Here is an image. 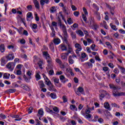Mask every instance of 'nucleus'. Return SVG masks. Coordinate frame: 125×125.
<instances>
[{"label":"nucleus","mask_w":125,"mask_h":125,"mask_svg":"<svg viewBox=\"0 0 125 125\" xmlns=\"http://www.w3.org/2000/svg\"><path fill=\"white\" fill-rule=\"evenodd\" d=\"M100 95H99V99L100 100H103V98L104 97H106L108 99H110L111 98V96H110V94L106 91V90H100Z\"/></svg>","instance_id":"nucleus-1"},{"label":"nucleus","mask_w":125,"mask_h":125,"mask_svg":"<svg viewBox=\"0 0 125 125\" xmlns=\"http://www.w3.org/2000/svg\"><path fill=\"white\" fill-rule=\"evenodd\" d=\"M62 26V32L63 33V37L62 36H61V38L64 40L68 39L69 36H68V33H67V28L66 26L64 24H63Z\"/></svg>","instance_id":"nucleus-2"},{"label":"nucleus","mask_w":125,"mask_h":125,"mask_svg":"<svg viewBox=\"0 0 125 125\" xmlns=\"http://www.w3.org/2000/svg\"><path fill=\"white\" fill-rule=\"evenodd\" d=\"M74 46L76 48V54H77L78 56H81V55H80V52L82 51V49H83V48L82 47V45L77 43L75 44Z\"/></svg>","instance_id":"nucleus-3"},{"label":"nucleus","mask_w":125,"mask_h":125,"mask_svg":"<svg viewBox=\"0 0 125 125\" xmlns=\"http://www.w3.org/2000/svg\"><path fill=\"white\" fill-rule=\"evenodd\" d=\"M112 95L114 97H117V96H125V92H119L118 90H114L112 91Z\"/></svg>","instance_id":"nucleus-4"},{"label":"nucleus","mask_w":125,"mask_h":125,"mask_svg":"<svg viewBox=\"0 0 125 125\" xmlns=\"http://www.w3.org/2000/svg\"><path fill=\"white\" fill-rule=\"evenodd\" d=\"M88 60V56L85 53H82L81 57L79 58V61L83 62L84 61Z\"/></svg>","instance_id":"nucleus-5"},{"label":"nucleus","mask_w":125,"mask_h":125,"mask_svg":"<svg viewBox=\"0 0 125 125\" xmlns=\"http://www.w3.org/2000/svg\"><path fill=\"white\" fill-rule=\"evenodd\" d=\"M31 75H32V73L29 70L27 72V76H28V77L26 76L25 75L23 76V78L26 83H30L31 81Z\"/></svg>","instance_id":"nucleus-6"},{"label":"nucleus","mask_w":125,"mask_h":125,"mask_svg":"<svg viewBox=\"0 0 125 125\" xmlns=\"http://www.w3.org/2000/svg\"><path fill=\"white\" fill-rule=\"evenodd\" d=\"M75 92L77 95L81 96V93L82 94H83V92H84V89H83V87L79 86L77 90H75Z\"/></svg>","instance_id":"nucleus-7"},{"label":"nucleus","mask_w":125,"mask_h":125,"mask_svg":"<svg viewBox=\"0 0 125 125\" xmlns=\"http://www.w3.org/2000/svg\"><path fill=\"white\" fill-rule=\"evenodd\" d=\"M6 67L11 71V72H12L13 70H14V67H15V63L13 62H10L6 64Z\"/></svg>","instance_id":"nucleus-8"},{"label":"nucleus","mask_w":125,"mask_h":125,"mask_svg":"<svg viewBox=\"0 0 125 125\" xmlns=\"http://www.w3.org/2000/svg\"><path fill=\"white\" fill-rule=\"evenodd\" d=\"M6 59L8 61H11L14 59L15 57L13 54H9L8 56L6 57Z\"/></svg>","instance_id":"nucleus-9"},{"label":"nucleus","mask_w":125,"mask_h":125,"mask_svg":"<svg viewBox=\"0 0 125 125\" xmlns=\"http://www.w3.org/2000/svg\"><path fill=\"white\" fill-rule=\"evenodd\" d=\"M38 65H39V67L41 70H42L43 69V67H42L43 65H44V62H43V60H40L39 61V62H37Z\"/></svg>","instance_id":"nucleus-10"},{"label":"nucleus","mask_w":125,"mask_h":125,"mask_svg":"<svg viewBox=\"0 0 125 125\" xmlns=\"http://www.w3.org/2000/svg\"><path fill=\"white\" fill-rule=\"evenodd\" d=\"M109 88H110V89H112L113 91H114V90H118V89L119 88L118 86H116L114 84H109Z\"/></svg>","instance_id":"nucleus-11"},{"label":"nucleus","mask_w":125,"mask_h":125,"mask_svg":"<svg viewBox=\"0 0 125 125\" xmlns=\"http://www.w3.org/2000/svg\"><path fill=\"white\" fill-rule=\"evenodd\" d=\"M60 80L63 83H65L66 82H68V80L66 79V78H65V76H64L63 75H61L60 76Z\"/></svg>","instance_id":"nucleus-12"},{"label":"nucleus","mask_w":125,"mask_h":125,"mask_svg":"<svg viewBox=\"0 0 125 125\" xmlns=\"http://www.w3.org/2000/svg\"><path fill=\"white\" fill-rule=\"evenodd\" d=\"M33 3L36 8H37V9H40L41 7L40 6V3H39V1L37 0H33Z\"/></svg>","instance_id":"nucleus-13"},{"label":"nucleus","mask_w":125,"mask_h":125,"mask_svg":"<svg viewBox=\"0 0 125 125\" xmlns=\"http://www.w3.org/2000/svg\"><path fill=\"white\" fill-rule=\"evenodd\" d=\"M83 65L86 66V67H87V68H88V69L90 68H92V66H93L92 63H91V62H89L83 63Z\"/></svg>","instance_id":"nucleus-14"},{"label":"nucleus","mask_w":125,"mask_h":125,"mask_svg":"<svg viewBox=\"0 0 125 125\" xmlns=\"http://www.w3.org/2000/svg\"><path fill=\"white\" fill-rule=\"evenodd\" d=\"M95 23L94 19L91 18L89 20V27H92L93 24Z\"/></svg>","instance_id":"nucleus-15"},{"label":"nucleus","mask_w":125,"mask_h":125,"mask_svg":"<svg viewBox=\"0 0 125 125\" xmlns=\"http://www.w3.org/2000/svg\"><path fill=\"white\" fill-rule=\"evenodd\" d=\"M1 66H4L6 63H7V61L5 59V58H2L0 60Z\"/></svg>","instance_id":"nucleus-16"},{"label":"nucleus","mask_w":125,"mask_h":125,"mask_svg":"<svg viewBox=\"0 0 125 125\" xmlns=\"http://www.w3.org/2000/svg\"><path fill=\"white\" fill-rule=\"evenodd\" d=\"M32 29L34 33H37L38 32V30L36 29H38V24L36 23L32 24Z\"/></svg>","instance_id":"nucleus-17"},{"label":"nucleus","mask_w":125,"mask_h":125,"mask_svg":"<svg viewBox=\"0 0 125 125\" xmlns=\"http://www.w3.org/2000/svg\"><path fill=\"white\" fill-rule=\"evenodd\" d=\"M63 41L67 45L68 50H73V48H72V45H71V44H70V43H69V42H68V39L63 40Z\"/></svg>","instance_id":"nucleus-18"},{"label":"nucleus","mask_w":125,"mask_h":125,"mask_svg":"<svg viewBox=\"0 0 125 125\" xmlns=\"http://www.w3.org/2000/svg\"><path fill=\"white\" fill-rule=\"evenodd\" d=\"M52 80L53 81L55 85H57L58 83H59V78H57L56 77H53Z\"/></svg>","instance_id":"nucleus-19"},{"label":"nucleus","mask_w":125,"mask_h":125,"mask_svg":"<svg viewBox=\"0 0 125 125\" xmlns=\"http://www.w3.org/2000/svg\"><path fill=\"white\" fill-rule=\"evenodd\" d=\"M0 51L2 53H3L5 51V47L4 46V44H1L0 45Z\"/></svg>","instance_id":"nucleus-20"},{"label":"nucleus","mask_w":125,"mask_h":125,"mask_svg":"<svg viewBox=\"0 0 125 125\" xmlns=\"http://www.w3.org/2000/svg\"><path fill=\"white\" fill-rule=\"evenodd\" d=\"M31 17H32V13H31V12L28 13L26 15L27 21H31Z\"/></svg>","instance_id":"nucleus-21"},{"label":"nucleus","mask_w":125,"mask_h":125,"mask_svg":"<svg viewBox=\"0 0 125 125\" xmlns=\"http://www.w3.org/2000/svg\"><path fill=\"white\" fill-rule=\"evenodd\" d=\"M95 14L97 20H98V21H100V20H101V16H100V13L98 12H96Z\"/></svg>","instance_id":"nucleus-22"},{"label":"nucleus","mask_w":125,"mask_h":125,"mask_svg":"<svg viewBox=\"0 0 125 125\" xmlns=\"http://www.w3.org/2000/svg\"><path fill=\"white\" fill-rule=\"evenodd\" d=\"M39 85L40 87V88H42L43 87H44V83H43V81L42 80H40L38 82Z\"/></svg>","instance_id":"nucleus-23"},{"label":"nucleus","mask_w":125,"mask_h":125,"mask_svg":"<svg viewBox=\"0 0 125 125\" xmlns=\"http://www.w3.org/2000/svg\"><path fill=\"white\" fill-rule=\"evenodd\" d=\"M70 35L71 36L72 40H76L77 39V34H76L75 32L72 31L70 33Z\"/></svg>","instance_id":"nucleus-24"},{"label":"nucleus","mask_w":125,"mask_h":125,"mask_svg":"<svg viewBox=\"0 0 125 125\" xmlns=\"http://www.w3.org/2000/svg\"><path fill=\"white\" fill-rule=\"evenodd\" d=\"M91 28H92L93 30H94L95 31H97V29L99 28V25H98V24L95 23V24H93L92 26H91Z\"/></svg>","instance_id":"nucleus-25"},{"label":"nucleus","mask_w":125,"mask_h":125,"mask_svg":"<svg viewBox=\"0 0 125 125\" xmlns=\"http://www.w3.org/2000/svg\"><path fill=\"white\" fill-rule=\"evenodd\" d=\"M67 66H68V64L66 62H64L63 64L62 63L61 64H60V67L61 68V69H65Z\"/></svg>","instance_id":"nucleus-26"},{"label":"nucleus","mask_w":125,"mask_h":125,"mask_svg":"<svg viewBox=\"0 0 125 125\" xmlns=\"http://www.w3.org/2000/svg\"><path fill=\"white\" fill-rule=\"evenodd\" d=\"M53 42L55 44H59L61 42V40L59 38H56L54 40Z\"/></svg>","instance_id":"nucleus-27"},{"label":"nucleus","mask_w":125,"mask_h":125,"mask_svg":"<svg viewBox=\"0 0 125 125\" xmlns=\"http://www.w3.org/2000/svg\"><path fill=\"white\" fill-rule=\"evenodd\" d=\"M21 88H23V89H25L27 91H30V88L28 87V86H26L24 84L21 85Z\"/></svg>","instance_id":"nucleus-28"},{"label":"nucleus","mask_w":125,"mask_h":125,"mask_svg":"<svg viewBox=\"0 0 125 125\" xmlns=\"http://www.w3.org/2000/svg\"><path fill=\"white\" fill-rule=\"evenodd\" d=\"M51 30L52 31V33L51 34V36L53 38L55 37V30H54V28L53 26H50Z\"/></svg>","instance_id":"nucleus-29"},{"label":"nucleus","mask_w":125,"mask_h":125,"mask_svg":"<svg viewBox=\"0 0 125 125\" xmlns=\"http://www.w3.org/2000/svg\"><path fill=\"white\" fill-rule=\"evenodd\" d=\"M34 18L36 22H39V21H40V17L38 16V13H37V12H35L34 14Z\"/></svg>","instance_id":"nucleus-30"},{"label":"nucleus","mask_w":125,"mask_h":125,"mask_svg":"<svg viewBox=\"0 0 125 125\" xmlns=\"http://www.w3.org/2000/svg\"><path fill=\"white\" fill-rule=\"evenodd\" d=\"M104 106L105 109L110 110V104H109V103H104Z\"/></svg>","instance_id":"nucleus-31"},{"label":"nucleus","mask_w":125,"mask_h":125,"mask_svg":"<svg viewBox=\"0 0 125 125\" xmlns=\"http://www.w3.org/2000/svg\"><path fill=\"white\" fill-rule=\"evenodd\" d=\"M49 48L52 51H54V44L53 42H51L49 44Z\"/></svg>","instance_id":"nucleus-32"},{"label":"nucleus","mask_w":125,"mask_h":125,"mask_svg":"<svg viewBox=\"0 0 125 125\" xmlns=\"http://www.w3.org/2000/svg\"><path fill=\"white\" fill-rule=\"evenodd\" d=\"M10 77V74L6 73L4 74L3 78V79H6V80H8Z\"/></svg>","instance_id":"nucleus-33"},{"label":"nucleus","mask_w":125,"mask_h":125,"mask_svg":"<svg viewBox=\"0 0 125 125\" xmlns=\"http://www.w3.org/2000/svg\"><path fill=\"white\" fill-rule=\"evenodd\" d=\"M77 35H79L80 37H83V32L81 30H79L78 31H76Z\"/></svg>","instance_id":"nucleus-34"},{"label":"nucleus","mask_w":125,"mask_h":125,"mask_svg":"<svg viewBox=\"0 0 125 125\" xmlns=\"http://www.w3.org/2000/svg\"><path fill=\"white\" fill-rule=\"evenodd\" d=\"M68 62L69 64H74V60H73V58H72V56H69L68 58Z\"/></svg>","instance_id":"nucleus-35"},{"label":"nucleus","mask_w":125,"mask_h":125,"mask_svg":"<svg viewBox=\"0 0 125 125\" xmlns=\"http://www.w3.org/2000/svg\"><path fill=\"white\" fill-rule=\"evenodd\" d=\"M33 62L35 64L37 63V62H39V61L41 60V59L38 58L37 56H34L33 57Z\"/></svg>","instance_id":"nucleus-36"},{"label":"nucleus","mask_w":125,"mask_h":125,"mask_svg":"<svg viewBox=\"0 0 125 125\" xmlns=\"http://www.w3.org/2000/svg\"><path fill=\"white\" fill-rule=\"evenodd\" d=\"M46 59L47 60V63H48V64H51V63H52V60H51V58H50V56H48L47 57H46Z\"/></svg>","instance_id":"nucleus-37"},{"label":"nucleus","mask_w":125,"mask_h":125,"mask_svg":"<svg viewBox=\"0 0 125 125\" xmlns=\"http://www.w3.org/2000/svg\"><path fill=\"white\" fill-rule=\"evenodd\" d=\"M50 96L51 98H52V99H56V98H57V96L56 95V94H55V93H51L50 94Z\"/></svg>","instance_id":"nucleus-38"},{"label":"nucleus","mask_w":125,"mask_h":125,"mask_svg":"<svg viewBox=\"0 0 125 125\" xmlns=\"http://www.w3.org/2000/svg\"><path fill=\"white\" fill-rule=\"evenodd\" d=\"M109 25H110L111 29H112V30H114V31H117V30H118L117 26L115 25H113V23H110Z\"/></svg>","instance_id":"nucleus-39"},{"label":"nucleus","mask_w":125,"mask_h":125,"mask_svg":"<svg viewBox=\"0 0 125 125\" xmlns=\"http://www.w3.org/2000/svg\"><path fill=\"white\" fill-rule=\"evenodd\" d=\"M62 50L64 51V50H67V47L66 45H65L63 44H62L60 45Z\"/></svg>","instance_id":"nucleus-40"},{"label":"nucleus","mask_w":125,"mask_h":125,"mask_svg":"<svg viewBox=\"0 0 125 125\" xmlns=\"http://www.w3.org/2000/svg\"><path fill=\"white\" fill-rule=\"evenodd\" d=\"M38 114L40 115V116L42 117V116H43V109L42 108L39 109L38 111Z\"/></svg>","instance_id":"nucleus-41"},{"label":"nucleus","mask_w":125,"mask_h":125,"mask_svg":"<svg viewBox=\"0 0 125 125\" xmlns=\"http://www.w3.org/2000/svg\"><path fill=\"white\" fill-rule=\"evenodd\" d=\"M67 21L68 25H71V24H73V23H74V21L72 20V18H68Z\"/></svg>","instance_id":"nucleus-42"},{"label":"nucleus","mask_w":125,"mask_h":125,"mask_svg":"<svg viewBox=\"0 0 125 125\" xmlns=\"http://www.w3.org/2000/svg\"><path fill=\"white\" fill-rule=\"evenodd\" d=\"M36 80L39 81L41 80V75H40V72L36 73Z\"/></svg>","instance_id":"nucleus-43"},{"label":"nucleus","mask_w":125,"mask_h":125,"mask_svg":"<svg viewBox=\"0 0 125 125\" xmlns=\"http://www.w3.org/2000/svg\"><path fill=\"white\" fill-rule=\"evenodd\" d=\"M50 10L51 13H54V12H55V11L57 10L56 7H55V6H53L50 9Z\"/></svg>","instance_id":"nucleus-44"},{"label":"nucleus","mask_w":125,"mask_h":125,"mask_svg":"<svg viewBox=\"0 0 125 125\" xmlns=\"http://www.w3.org/2000/svg\"><path fill=\"white\" fill-rule=\"evenodd\" d=\"M15 91H16V90L15 89H9L6 91V92L9 93H14Z\"/></svg>","instance_id":"nucleus-45"},{"label":"nucleus","mask_w":125,"mask_h":125,"mask_svg":"<svg viewBox=\"0 0 125 125\" xmlns=\"http://www.w3.org/2000/svg\"><path fill=\"white\" fill-rule=\"evenodd\" d=\"M96 46V45L95 44H92L90 46L91 49H92L93 51H97V49H95Z\"/></svg>","instance_id":"nucleus-46"},{"label":"nucleus","mask_w":125,"mask_h":125,"mask_svg":"<svg viewBox=\"0 0 125 125\" xmlns=\"http://www.w3.org/2000/svg\"><path fill=\"white\" fill-rule=\"evenodd\" d=\"M58 23L59 24L60 27H62V22H61V19H60V17H58Z\"/></svg>","instance_id":"nucleus-47"},{"label":"nucleus","mask_w":125,"mask_h":125,"mask_svg":"<svg viewBox=\"0 0 125 125\" xmlns=\"http://www.w3.org/2000/svg\"><path fill=\"white\" fill-rule=\"evenodd\" d=\"M14 118H15L16 119H15V121H21L22 120V118H19V115H15Z\"/></svg>","instance_id":"nucleus-48"},{"label":"nucleus","mask_w":125,"mask_h":125,"mask_svg":"<svg viewBox=\"0 0 125 125\" xmlns=\"http://www.w3.org/2000/svg\"><path fill=\"white\" fill-rule=\"evenodd\" d=\"M70 108L72 111L74 110H77V107H76V105L73 104L70 105Z\"/></svg>","instance_id":"nucleus-49"},{"label":"nucleus","mask_w":125,"mask_h":125,"mask_svg":"<svg viewBox=\"0 0 125 125\" xmlns=\"http://www.w3.org/2000/svg\"><path fill=\"white\" fill-rule=\"evenodd\" d=\"M103 70L104 71V72H108V71H110V69L107 66L103 67Z\"/></svg>","instance_id":"nucleus-50"},{"label":"nucleus","mask_w":125,"mask_h":125,"mask_svg":"<svg viewBox=\"0 0 125 125\" xmlns=\"http://www.w3.org/2000/svg\"><path fill=\"white\" fill-rule=\"evenodd\" d=\"M111 106L115 108H120V105L117 104L116 103H111Z\"/></svg>","instance_id":"nucleus-51"},{"label":"nucleus","mask_w":125,"mask_h":125,"mask_svg":"<svg viewBox=\"0 0 125 125\" xmlns=\"http://www.w3.org/2000/svg\"><path fill=\"white\" fill-rule=\"evenodd\" d=\"M53 110L54 111V112H56V113H59V109H58V107L56 106H54L53 108Z\"/></svg>","instance_id":"nucleus-52"},{"label":"nucleus","mask_w":125,"mask_h":125,"mask_svg":"<svg viewBox=\"0 0 125 125\" xmlns=\"http://www.w3.org/2000/svg\"><path fill=\"white\" fill-rule=\"evenodd\" d=\"M114 73L116 74V75H118L119 73H120V70H119V69L118 68H115L113 71Z\"/></svg>","instance_id":"nucleus-53"},{"label":"nucleus","mask_w":125,"mask_h":125,"mask_svg":"<svg viewBox=\"0 0 125 125\" xmlns=\"http://www.w3.org/2000/svg\"><path fill=\"white\" fill-rule=\"evenodd\" d=\"M61 58L62 59V60H67L68 58L66 56L62 54L61 56Z\"/></svg>","instance_id":"nucleus-54"},{"label":"nucleus","mask_w":125,"mask_h":125,"mask_svg":"<svg viewBox=\"0 0 125 125\" xmlns=\"http://www.w3.org/2000/svg\"><path fill=\"white\" fill-rule=\"evenodd\" d=\"M119 68L121 69V72L122 74H125V68L122 67V66H119Z\"/></svg>","instance_id":"nucleus-55"},{"label":"nucleus","mask_w":125,"mask_h":125,"mask_svg":"<svg viewBox=\"0 0 125 125\" xmlns=\"http://www.w3.org/2000/svg\"><path fill=\"white\" fill-rule=\"evenodd\" d=\"M56 62H57V63H58V64H59V66L61 65L62 63V61H61V60L59 59H56Z\"/></svg>","instance_id":"nucleus-56"},{"label":"nucleus","mask_w":125,"mask_h":125,"mask_svg":"<svg viewBox=\"0 0 125 125\" xmlns=\"http://www.w3.org/2000/svg\"><path fill=\"white\" fill-rule=\"evenodd\" d=\"M73 15H74V16H75V17H78V16H79V15H80V12L75 11L73 13Z\"/></svg>","instance_id":"nucleus-57"},{"label":"nucleus","mask_w":125,"mask_h":125,"mask_svg":"<svg viewBox=\"0 0 125 125\" xmlns=\"http://www.w3.org/2000/svg\"><path fill=\"white\" fill-rule=\"evenodd\" d=\"M47 112L48 113H49V114H51L52 115H53L54 114V112H53V110H50L49 108L47 109Z\"/></svg>","instance_id":"nucleus-58"},{"label":"nucleus","mask_w":125,"mask_h":125,"mask_svg":"<svg viewBox=\"0 0 125 125\" xmlns=\"http://www.w3.org/2000/svg\"><path fill=\"white\" fill-rule=\"evenodd\" d=\"M106 118H107V119H109V118H112V115L110 112H109V111H107V114L106 115Z\"/></svg>","instance_id":"nucleus-59"},{"label":"nucleus","mask_w":125,"mask_h":125,"mask_svg":"<svg viewBox=\"0 0 125 125\" xmlns=\"http://www.w3.org/2000/svg\"><path fill=\"white\" fill-rule=\"evenodd\" d=\"M62 100H63V103H66L68 101L67 99V97L66 96H63L62 97Z\"/></svg>","instance_id":"nucleus-60"},{"label":"nucleus","mask_w":125,"mask_h":125,"mask_svg":"<svg viewBox=\"0 0 125 125\" xmlns=\"http://www.w3.org/2000/svg\"><path fill=\"white\" fill-rule=\"evenodd\" d=\"M79 27V24L77 23H74L73 25L71 26V28L73 29V28H78Z\"/></svg>","instance_id":"nucleus-61"},{"label":"nucleus","mask_w":125,"mask_h":125,"mask_svg":"<svg viewBox=\"0 0 125 125\" xmlns=\"http://www.w3.org/2000/svg\"><path fill=\"white\" fill-rule=\"evenodd\" d=\"M90 110H91V108L88 107V108L85 110V113L89 114L90 113V111H91Z\"/></svg>","instance_id":"nucleus-62"},{"label":"nucleus","mask_w":125,"mask_h":125,"mask_svg":"<svg viewBox=\"0 0 125 125\" xmlns=\"http://www.w3.org/2000/svg\"><path fill=\"white\" fill-rule=\"evenodd\" d=\"M22 67H23V65L18 64V65H17L16 68L19 69V70H21V68H22Z\"/></svg>","instance_id":"nucleus-63"},{"label":"nucleus","mask_w":125,"mask_h":125,"mask_svg":"<svg viewBox=\"0 0 125 125\" xmlns=\"http://www.w3.org/2000/svg\"><path fill=\"white\" fill-rule=\"evenodd\" d=\"M119 33H120V34H123V35H125V30L123 29H121L119 30Z\"/></svg>","instance_id":"nucleus-64"}]
</instances>
